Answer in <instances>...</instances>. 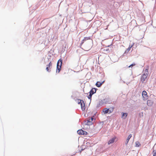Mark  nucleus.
<instances>
[{"label": "nucleus", "instance_id": "obj_1", "mask_svg": "<svg viewBox=\"0 0 156 156\" xmlns=\"http://www.w3.org/2000/svg\"><path fill=\"white\" fill-rule=\"evenodd\" d=\"M62 60L61 59H60L58 61L57 65V72L59 73L60 71L62 64Z\"/></svg>", "mask_w": 156, "mask_h": 156}, {"label": "nucleus", "instance_id": "obj_2", "mask_svg": "<svg viewBox=\"0 0 156 156\" xmlns=\"http://www.w3.org/2000/svg\"><path fill=\"white\" fill-rule=\"evenodd\" d=\"M142 96L143 100L145 101L148 98V96L147 92L145 90H144L142 92Z\"/></svg>", "mask_w": 156, "mask_h": 156}, {"label": "nucleus", "instance_id": "obj_3", "mask_svg": "<svg viewBox=\"0 0 156 156\" xmlns=\"http://www.w3.org/2000/svg\"><path fill=\"white\" fill-rule=\"evenodd\" d=\"M52 63L51 62H50L48 64L46 65V69L47 72H50L51 71V69L52 68Z\"/></svg>", "mask_w": 156, "mask_h": 156}, {"label": "nucleus", "instance_id": "obj_4", "mask_svg": "<svg viewBox=\"0 0 156 156\" xmlns=\"http://www.w3.org/2000/svg\"><path fill=\"white\" fill-rule=\"evenodd\" d=\"M94 120V119L92 117L88 118V119L87 120V125H91L93 123Z\"/></svg>", "mask_w": 156, "mask_h": 156}, {"label": "nucleus", "instance_id": "obj_5", "mask_svg": "<svg viewBox=\"0 0 156 156\" xmlns=\"http://www.w3.org/2000/svg\"><path fill=\"white\" fill-rule=\"evenodd\" d=\"M77 132L80 135H86L87 134V132L83 131L82 129H79L78 130Z\"/></svg>", "mask_w": 156, "mask_h": 156}, {"label": "nucleus", "instance_id": "obj_6", "mask_svg": "<svg viewBox=\"0 0 156 156\" xmlns=\"http://www.w3.org/2000/svg\"><path fill=\"white\" fill-rule=\"evenodd\" d=\"M78 103L81 104V108L83 111L85 110V107L84 103L83 101L80 100V102H79Z\"/></svg>", "mask_w": 156, "mask_h": 156}, {"label": "nucleus", "instance_id": "obj_7", "mask_svg": "<svg viewBox=\"0 0 156 156\" xmlns=\"http://www.w3.org/2000/svg\"><path fill=\"white\" fill-rule=\"evenodd\" d=\"M116 139V137H114L109 140L108 142V145H109L113 143L114 142Z\"/></svg>", "mask_w": 156, "mask_h": 156}, {"label": "nucleus", "instance_id": "obj_8", "mask_svg": "<svg viewBox=\"0 0 156 156\" xmlns=\"http://www.w3.org/2000/svg\"><path fill=\"white\" fill-rule=\"evenodd\" d=\"M104 82V81H103L101 82H100L99 81L97 82L96 83V85L97 87H100L101 86V85L103 84Z\"/></svg>", "mask_w": 156, "mask_h": 156}, {"label": "nucleus", "instance_id": "obj_9", "mask_svg": "<svg viewBox=\"0 0 156 156\" xmlns=\"http://www.w3.org/2000/svg\"><path fill=\"white\" fill-rule=\"evenodd\" d=\"M153 104V102L151 100H148L147 101V105L149 106H152Z\"/></svg>", "mask_w": 156, "mask_h": 156}, {"label": "nucleus", "instance_id": "obj_10", "mask_svg": "<svg viewBox=\"0 0 156 156\" xmlns=\"http://www.w3.org/2000/svg\"><path fill=\"white\" fill-rule=\"evenodd\" d=\"M96 91V89L95 88H92L91 90L90 91V93L93 94L95 93Z\"/></svg>", "mask_w": 156, "mask_h": 156}, {"label": "nucleus", "instance_id": "obj_11", "mask_svg": "<svg viewBox=\"0 0 156 156\" xmlns=\"http://www.w3.org/2000/svg\"><path fill=\"white\" fill-rule=\"evenodd\" d=\"M128 115L127 113L122 112V118L123 119H125Z\"/></svg>", "mask_w": 156, "mask_h": 156}, {"label": "nucleus", "instance_id": "obj_12", "mask_svg": "<svg viewBox=\"0 0 156 156\" xmlns=\"http://www.w3.org/2000/svg\"><path fill=\"white\" fill-rule=\"evenodd\" d=\"M132 135L131 134H129V136H128V137L127 138L126 140V145H127L128 144V143L129 141V140L130 139L131 137H132Z\"/></svg>", "mask_w": 156, "mask_h": 156}, {"label": "nucleus", "instance_id": "obj_13", "mask_svg": "<svg viewBox=\"0 0 156 156\" xmlns=\"http://www.w3.org/2000/svg\"><path fill=\"white\" fill-rule=\"evenodd\" d=\"M90 39V37H84V39L82 41V42L81 43V45L84 43V41H85L86 40H89Z\"/></svg>", "mask_w": 156, "mask_h": 156}, {"label": "nucleus", "instance_id": "obj_14", "mask_svg": "<svg viewBox=\"0 0 156 156\" xmlns=\"http://www.w3.org/2000/svg\"><path fill=\"white\" fill-rule=\"evenodd\" d=\"M147 74H145V73H144L142 76V80H143V81H144L145 79L147 78Z\"/></svg>", "mask_w": 156, "mask_h": 156}, {"label": "nucleus", "instance_id": "obj_15", "mask_svg": "<svg viewBox=\"0 0 156 156\" xmlns=\"http://www.w3.org/2000/svg\"><path fill=\"white\" fill-rule=\"evenodd\" d=\"M109 112V109H108L107 108H105L103 109V112H104V113L105 114L107 113H108Z\"/></svg>", "mask_w": 156, "mask_h": 156}, {"label": "nucleus", "instance_id": "obj_16", "mask_svg": "<svg viewBox=\"0 0 156 156\" xmlns=\"http://www.w3.org/2000/svg\"><path fill=\"white\" fill-rule=\"evenodd\" d=\"M132 46H130V45L129 46V47L126 49L125 51V53H127L130 50V48L132 47Z\"/></svg>", "mask_w": 156, "mask_h": 156}, {"label": "nucleus", "instance_id": "obj_17", "mask_svg": "<svg viewBox=\"0 0 156 156\" xmlns=\"http://www.w3.org/2000/svg\"><path fill=\"white\" fill-rule=\"evenodd\" d=\"M108 109H109L108 113H111L113 111V110L114 109V107H111Z\"/></svg>", "mask_w": 156, "mask_h": 156}, {"label": "nucleus", "instance_id": "obj_18", "mask_svg": "<svg viewBox=\"0 0 156 156\" xmlns=\"http://www.w3.org/2000/svg\"><path fill=\"white\" fill-rule=\"evenodd\" d=\"M135 144H136V147H140L141 144H140V142L138 141H136V142L135 143Z\"/></svg>", "mask_w": 156, "mask_h": 156}, {"label": "nucleus", "instance_id": "obj_19", "mask_svg": "<svg viewBox=\"0 0 156 156\" xmlns=\"http://www.w3.org/2000/svg\"><path fill=\"white\" fill-rule=\"evenodd\" d=\"M152 154L153 156H156V150H153L152 152Z\"/></svg>", "mask_w": 156, "mask_h": 156}, {"label": "nucleus", "instance_id": "obj_20", "mask_svg": "<svg viewBox=\"0 0 156 156\" xmlns=\"http://www.w3.org/2000/svg\"><path fill=\"white\" fill-rule=\"evenodd\" d=\"M136 65V64L135 63H133L130 65L129 66H128L129 68L131 67L132 68L133 66H135Z\"/></svg>", "mask_w": 156, "mask_h": 156}, {"label": "nucleus", "instance_id": "obj_21", "mask_svg": "<svg viewBox=\"0 0 156 156\" xmlns=\"http://www.w3.org/2000/svg\"><path fill=\"white\" fill-rule=\"evenodd\" d=\"M144 73H145V74H147V75L148 74V70L147 69H145Z\"/></svg>", "mask_w": 156, "mask_h": 156}, {"label": "nucleus", "instance_id": "obj_22", "mask_svg": "<svg viewBox=\"0 0 156 156\" xmlns=\"http://www.w3.org/2000/svg\"><path fill=\"white\" fill-rule=\"evenodd\" d=\"M92 95H93L92 94H91L90 93L89 95V96L88 97V98L89 99H91Z\"/></svg>", "mask_w": 156, "mask_h": 156}]
</instances>
